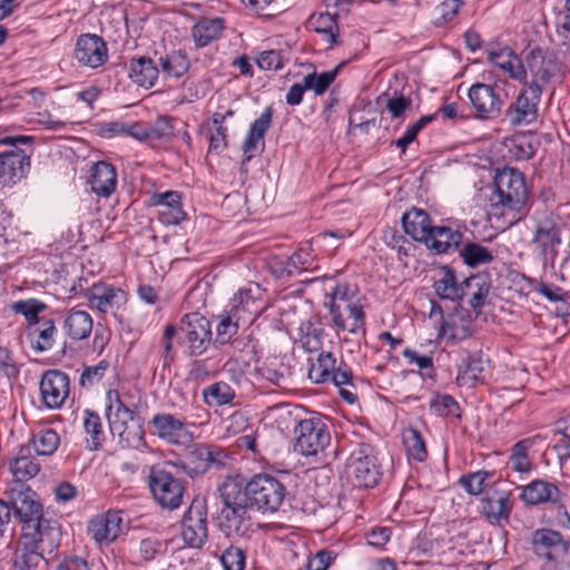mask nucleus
Here are the masks:
<instances>
[{
	"label": "nucleus",
	"mask_w": 570,
	"mask_h": 570,
	"mask_svg": "<svg viewBox=\"0 0 570 570\" xmlns=\"http://www.w3.org/2000/svg\"><path fill=\"white\" fill-rule=\"evenodd\" d=\"M179 332L178 342L189 356L203 355L212 342V327L209 321L198 313L183 316L177 328L168 324L164 331V357L169 356L173 350V338Z\"/></svg>",
	"instance_id": "nucleus-1"
},
{
	"label": "nucleus",
	"mask_w": 570,
	"mask_h": 570,
	"mask_svg": "<svg viewBox=\"0 0 570 570\" xmlns=\"http://www.w3.org/2000/svg\"><path fill=\"white\" fill-rule=\"evenodd\" d=\"M106 401V417L112 436H117L124 448L144 446V430L137 413L125 404L117 390H108Z\"/></svg>",
	"instance_id": "nucleus-2"
},
{
	"label": "nucleus",
	"mask_w": 570,
	"mask_h": 570,
	"mask_svg": "<svg viewBox=\"0 0 570 570\" xmlns=\"http://www.w3.org/2000/svg\"><path fill=\"white\" fill-rule=\"evenodd\" d=\"M357 288L347 283L336 284L327 294L325 306L330 311L333 325L351 334H365V313L356 299Z\"/></svg>",
	"instance_id": "nucleus-3"
},
{
	"label": "nucleus",
	"mask_w": 570,
	"mask_h": 570,
	"mask_svg": "<svg viewBox=\"0 0 570 570\" xmlns=\"http://www.w3.org/2000/svg\"><path fill=\"white\" fill-rule=\"evenodd\" d=\"M531 546L534 556L541 561L542 570H567L570 568V539L552 529H538L533 532Z\"/></svg>",
	"instance_id": "nucleus-4"
},
{
	"label": "nucleus",
	"mask_w": 570,
	"mask_h": 570,
	"mask_svg": "<svg viewBox=\"0 0 570 570\" xmlns=\"http://www.w3.org/2000/svg\"><path fill=\"white\" fill-rule=\"evenodd\" d=\"M247 495L250 509L262 513L279 510L286 498L285 485L269 474H256L247 482Z\"/></svg>",
	"instance_id": "nucleus-5"
},
{
	"label": "nucleus",
	"mask_w": 570,
	"mask_h": 570,
	"mask_svg": "<svg viewBox=\"0 0 570 570\" xmlns=\"http://www.w3.org/2000/svg\"><path fill=\"white\" fill-rule=\"evenodd\" d=\"M495 204L504 208L521 213L528 202L529 190L524 175L514 168H504L494 178Z\"/></svg>",
	"instance_id": "nucleus-6"
},
{
	"label": "nucleus",
	"mask_w": 570,
	"mask_h": 570,
	"mask_svg": "<svg viewBox=\"0 0 570 570\" xmlns=\"http://www.w3.org/2000/svg\"><path fill=\"white\" fill-rule=\"evenodd\" d=\"M169 465L175 466L170 462H165L164 465H153L148 475V484L154 499L163 508L174 510L183 503L185 487L181 480L167 469Z\"/></svg>",
	"instance_id": "nucleus-7"
},
{
	"label": "nucleus",
	"mask_w": 570,
	"mask_h": 570,
	"mask_svg": "<svg viewBox=\"0 0 570 570\" xmlns=\"http://www.w3.org/2000/svg\"><path fill=\"white\" fill-rule=\"evenodd\" d=\"M294 451L304 456H315L331 442L327 424L318 416L299 420L294 428Z\"/></svg>",
	"instance_id": "nucleus-8"
},
{
	"label": "nucleus",
	"mask_w": 570,
	"mask_h": 570,
	"mask_svg": "<svg viewBox=\"0 0 570 570\" xmlns=\"http://www.w3.org/2000/svg\"><path fill=\"white\" fill-rule=\"evenodd\" d=\"M9 507L22 525V530L46 518L37 493L26 483L13 482L6 491Z\"/></svg>",
	"instance_id": "nucleus-9"
},
{
	"label": "nucleus",
	"mask_w": 570,
	"mask_h": 570,
	"mask_svg": "<svg viewBox=\"0 0 570 570\" xmlns=\"http://www.w3.org/2000/svg\"><path fill=\"white\" fill-rule=\"evenodd\" d=\"M348 469L354 485L358 488H374L382 478L381 464L375 450L367 443L358 444L352 452Z\"/></svg>",
	"instance_id": "nucleus-10"
},
{
	"label": "nucleus",
	"mask_w": 570,
	"mask_h": 570,
	"mask_svg": "<svg viewBox=\"0 0 570 570\" xmlns=\"http://www.w3.org/2000/svg\"><path fill=\"white\" fill-rule=\"evenodd\" d=\"M525 70L530 73V80L523 79L524 86L532 83L540 87L541 92L544 87L551 83L561 71V62L553 51L534 48L525 56Z\"/></svg>",
	"instance_id": "nucleus-11"
},
{
	"label": "nucleus",
	"mask_w": 570,
	"mask_h": 570,
	"mask_svg": "<svg viewBox=\"0 0 570 570\" xmlns=\"http://www.w3.org/2000/svg\"><path fill=\"white\" fill-rule=\"evenodd\" d=\"M22 531L21 539L49 559L60 546V524L53 518L46 517Z\"/></svg>",
	"instance_id": "nucleus-12"
},
{
	"label": "nucleus",
	"mask_w": 570,
	"mask_h": 570,
	"mask_svg": "<svg viewBox=\"0 0 570 570\" xmlns=\"http://www.w3.org/2000/svg\"><path fill=\"white\" fill-rule=\"evenodd\" d=\"M208 537L207 507L204 499H195L181 520V538L190 548H202Z\"/></svg>",
	"instance_id": "nucleus-13"
},
{
	"label": "nucleus",
	"mask_w": 570,
	"mask_h": 570,
	"mask_svg": "<svg viewBox=\"0 0 570 570\" xmlns=\"http://www.w3.org/2000/svg\"><path fill=\"white\" fill-rule=\"evenodd\" d=\"M468 98L478 119H494L501 114L503 100L495 85L475 82L470 87Z\"/></svg>",
	"instance_id": "nucleus-14"
},
{
	"label": "nucleus",
	"mask_w": 570,
	"mask_h": 570,
	"mask_svg": "<svg viewBox=\"0 0 570 570\" xmlns=\"http://www.w3.org/2000/svg\"><path fill=\"white\" fill-rule=\"evenodd\" d=\"M539 86H524L515 100L508 107L505 116L513 126H527L533 124L538 118V106L541 100Z\"/></svg>",
	"instance_id": "nucleus-15"
},
{
	"label": "nucleus",
	"mask_w": 570,
	"mask_h": 570,
	"mask_svg": "<svg viewBox=\"0 0 570 570\" xmlns=\"http://www.w3.org/2000/svg\"><path fill=\"white\" fill-rule=\"evenodd\" d=\"M39 389L47 409H61L70 394L69 376L60 370H48L41 376Z\"/></svg>",
	"instance_id": "nucleus-16"
},
{
	"label": "nucleus",
	"mask_w": 570,
	"mask_h": 570,
	"mask_svg": "<svg viewBox=\"0 0 570 570\" xmlns=\"http://www.w3.org/2000/svg\"><path fill=\"white\" fill-rule=\"evenodd\" d=\"M130 137L146 142L153 148H158L169 142L175 137L173 119L167 116H159L154 124H131Z\"/></svg>",
	"instance_id": "nucleus-17"
},
{
	"label": "nucleus",
	"mask_w": 570,
	"mask_h": 570,
	"mask_svg": "<svg viewBox=\"0 0 570 570\" xmlns=\"http://www.w3.org/2000/svg\"><path fill=\"white\" fill-rule=\"evenodd\" d=\"M480 513L491 524L508 522L511 513V493L489 487L480 500Z\"/></svg>",
	"instance_id": "nucleus-18"
},
{
	"label": "nucleus",
	"mask_w": 570,
	"mask_h": 570,
	"mask_svg": "<svg viewBox=\"0 0 570 570\" xmlns=\"http://www.w3.org/2000/svg\"><path fill=\"white\" fill-rule=\"evenodd\" d=\"M32 151L11 149L0 154V181L3 185L16 184L30 168Z\"/></svg>",
	"instance_id": "nucleus-19"
},
{
	"label": "nucleus",
	"mask_w": 570,
	"mask_h": 570,
	"mask_svg": "<svg viewBox=\"0 0 570 570\" xmlns=\"http://www.w3.org/2000/svg\"><path fill=\"white\" fill-rule=\"evenodd\" d=\"M75 58L83 66L98 68L108 58L106 42L97 35H81L76 42Z\"/></svg>",
	"instance_id": "nucleus-20"
},
{
	"label": "nucleus",
	"mask_w": 570,
	"mask_h": 570,
	"mask_svg": "<svg viewBox=\"0 0 570 570\" xmlns=\"http://www.w3.org/2000/svg\"><path fill=\"white\" fill-rule=\"evenodd\" d=\"M83 296L91 308L104 314L126 302V293L122 289L105 283H95L86 289Z\"/></svg>",
	"instance_id": "nucleus-21"
},
{
	"label": "nucleus",
	"mask_w": 570,
	"mask_h": 570,
	"mask_svg": "<svg viewBox=\"0 0 570 570\" xmlns=\"http://www.w3.org/2000/svg\"><path fill=\"white\" fill-rule=\"evenodd\" d=\"M157 436L170 444H184L190 439L187 423L169 413L155 414L150 421Z\"/></svg>",
	"instance_id": "nucleus-22"
},
{
	"label": "nucleus",
	"mask_w": 570,
	"mask_h": 570,
	"mask_svg": "<svg viewBox=\"0 0 570 570\" xmlns=\"http://www.w3.org/2000/svg\"><path fill=\"white\" fill-rule=\"evenodd\" d=\"M122 532L120 511H108L104 515L92 518L88 523V533L99 544H109Z\"/></svg>",
	"instance_id": "nucleus-23"
},
{
	"label": "nucleus",
	"mask_w": 570,
	"mask_h": 570,
	"mask_svg": "<svg viewBox=\"0 0 570 570\" xmlns=\"http://www.w3.org/2000/svg\"><path fill=\"white\" fill-rule=\"evenodd\" d=\"M273 108L268 106L261 116L254 120L242 144V150L246 155V161H249L256 151H263L265 147V134L272 125Z\"/></svg>",
	"instance_id": "nucleus-24"
},
{
	"label": "nucleus",
	"mask_w": 570,
	"mask_h": 570,
	"mask_svg": "<svg viewBox=\"0 0 570 570\" xmlns=\"http://www.w3.org/2000/svg\"><path fill=\"white\" fill-rule=\"evenodd\" d=\"M491 282L485 275L478 274L462 279V299L469 298L468 304L476 316L488 303Z\"/></svg>",
	"instance_id": "nucleus-25"
},
{
	"label": "nucleus",
	"mask_w": 570,
	"mask_h": 570,
	"mask_svg": "<svg viewBox=\"0 0 570 570\" xmlns=\"http://www.w3.org/2000/svg\"><path fill=\"white\" fill-rule=\"evenodd\" d=\"M562 492L556 483L537 479L522 488L521 500L529 505L558 503Z\"/></svg>",
	"instance_id": "nucleus-26"
},
{
	"label": "nucleus",
	"mask_w": 570,
	"mask_h": 570,
	"mask_svg": "<svg viewBox=\"0 0 570 570\" xmlns=\"http://www.w3.org/2000/svg\"><path fill=\"white\" fill-rule=\"evenodd\" d=\"M91 191L99 197H110L117 187V171L108 161H97L91 169L89 179Z\"/></svg>",
	"instance_id": "nucleus-27"
},
{
	"label": "nucleus",
	"mask_w": 570,
	"mask_h": 570,
	"mask_svg": "<svg viewBox=\"0 0 570 570\" xmlns=\"http://www.w3.org/2000/svg\"><path fill=\"white\" fill-rule=\"evenodd\" d=\"M463 235L460 230L449 226H434L431 235L424 240L425 246L434 254H445L452 249L459 248L462 243Z\"/></svg>",
	"instance_id": "nucleus-28"
},
{
	"label": "nucleus",
	"mask_w": 570,
	"mask_h": 570,
	"mask_svg": "<svg viewBox=\"0 0 570 570\" xmlns=\"http://www.w3.org/2000/svg\"><path fill=\"white\" fill-rule=\"evenodd\" d=\"M404 232L415 242L424 243L431 235L433 224L429 214L416 207L405 212L401 218Z\"/></svg>",
	"instance_id": "nucleus-29"
},
{
	"label": "nucleus",
	"mask_w": 570,
	"mask_h": 570,
	"mask_svg": "<svg viewBox=\"0 0 570 570\" xmlns=\"http://www.w3.org/2000/svg\"><path fill=\"white\" fill-rule=\"evenodd\" d=\"M489 361L480 352L468 355L459 368L456 382L461 386L473 387L484 382Z\"/></svg>",
	"instance_id": "nucleus-30"
},
{
	"label": "nucleus",
	"mask_w": 570,
	"mask_h": 570,
	"mask_svg": "<svg viewBox=\"0 0 570 570\" xmlns=\"http://www.w3.org/2000/svg\"><path fill=\"white\" fill-rule=\"evenodd\" d=\"M441 276L434 281L432 287L440 299L458 303L462 301V281H459L455 271L443 265Z\"/></svg>",
	"instance_id": "nucleus-31"
},
{
	"label": "nucleus",
	"mask_w": 570,
	"mask_h": 570,
	"mask_svg": "<svg viewBox=\"0 0 570 570\" xmlns=\"http://www.w3.org/2000/svg\"><path fill=\"white\" fill-rule=\"evenodd\" d=\"M128 76L139 87L151 88L159 77V69L149 57H134L129 63Z\"/></svg>",
	"instance_id": "nucleus-32"
},
{
	"label": "nucleus",
	"mask_w": 570,
	"mask_h": 570,
	"mask_svg": "<svg viewBox=\"0 0 570 570\" xmlns=\"http://www.w3.org/2000/svg\"><path fill=\"white\" fill-rule=\"evenodd\" d=\"M488 61L507 72L512 79L523 80L527 70L519 57L509 48L492 50L488 52Z\"/></svg>",
	"instance_id": "nucleus-33"
},
{
	"label": "nucleus",
	"mask_w": 570,
	"mask_h": 570,
	"mask_svg": "<svg viewBox=\"0 0 570 570\" xmlns=\"http://www.w3.org/2000/svg\"><path fill=\"white\" fill-rule=\"evenodd\" d=\"M533 244L546 256L551 258L557 255V246L561 243L560 228L551 219H543L537 225Z\"/></svg>",
	"instance_id": "nucleus-34"
},
{
	"label": "nucleus",
	"mask_w": 570,
	"mask_h": 570,
	"mask_svg": "<svg viewBox=\"0 0 570 570\" xmlns=\"http://www.w3.org/2000/svg\"><path fill=\"white\" fill-rule=\"evenodd\" d=\"M224 29L225 20L223 18H202L191 30L196 47L203 48L219 39Z\"/></svg>",
	"instance_id": "nucleus-35"
},
{
	"label": "nucleus",
	"mask_w": 570,
	"mask_h": 570,
	"mask_svg": "<svg viewBox=\"0 0 570 570\" xmlns=\"http://www.w3.org/2000/svg\"><path fill=\"white\" fill-rule=\"evenodd\" d=\"M223 509L250 508L247 495V484L243 485L237 479L227 478L218 488Z\"/></svg>",
	"instance_id": "nucleus-36"
},
{
	"label": "nucleus",
	"mask_w": 570,
	"mask_h": 570,
	"mask_svg": "<svg viewBox=\"0 0 570 570\" xmlns=\"http://www.w3.org/2000/svg\"><path fill=\"white\" fill-rule=\"evenodd\" d=\"M308 23L311 28L323 36L330 48L340 43V27L337 23V14L328 12L314 13L309 17Z\"/></svg>",
	"instance_id": "nucleus-37"
},
{
	"label": "nucleus",
	"mask_w": 570,
	"mask_h": 570,
	"mask_svg": "<svg viewBox=\"0 0 570 570\" xmlns=\"http://www.w3.org/2000/svg\"><path fill=\"white\" fill-rule=\"evenodd\" d=\"M92 318L85 311L71 309L63 321L65 333L75 341L87 338L92 331Z\"/></svg>",
	"instance_id": "nucleus-38"
},
{
	"label": "nucleus",
	"mask_w": 570,
	"mask_h": 570,
	"mask_svg": "<svg viewBox=\"0 0 570 570\" xmlns=\"http://www.w3.org/2000/svg\"><path fill=\"white\" fill-rule=\"evenodd\" d=\"M312 252L311 245L301 246L285 262L281 263V276L293 277L296 274L312 269L314 264Z\"/></svg>",
	"instance_id": "nucleus-39"
},
{
	"label": "nucleus",
	"mask_w": 570,
	"mask_h": 570,
	"mask_svg": "<svg viewBox=\"0 0 570 570\" xmlns=\"http://www.w3.org/2000/svg\"><path fill=\"white\" fill-rule=\"evenodd\" d=\"M258 292V285L239 288L230 299V311L237 315H244L248 322H252L253 315H256V309L254 308L256 304L255 293Z\"/></svg>",
	"instance_id": "nucleus-40"
},
{
	"label": "nucleus",
	"mask_w": 570,
	"mask_h": 570,
	"mask_svg": "<svg viewBox=\"0 0 570 570\" xmlns=\"http://www.w3.org/2000/svg\"><path fill=\"white\" fill-rule=\"evenodd\" d=\"M249 508L222 509L224 527L228 534L245 535L252 528Z\"/></svg>",
	"instance_id": "nucleus-41"
},
{
	"label": "nucleus",
	"mask_w": 570,
	"mask_h": 570,
	"mask_svg": "<svg viewBox=\"0 0 570 570\" xmlns=\"http://www.w3.org/2000/svg\"><path fill=\"white\" fill-rule=\"evenodd\" d=\"M538 145L539 142L533 136L527 135H514L505 142L510 157L518 161L531 159Z\"/></svg>",
	"instance_id": "nucleus-42"
},
{
	"label": "nucleus",
	"mask_w": 570,
	"mask_h": 570,
	"mask_svg": "<svg viewBox=\"0 0 570 570\" xmlns=\"http://www.w3.org/2000/svg\"><path fill=\"white\" fill-rule=\"evenodd\" d=\"M23 452L24 451L21 450L19 455L10 462V470L16 479L13 482L24 483L35 478L40 471V464L37 459Z\"/></svg>",
	"instance_id": "nucleus-43"
},
{
	"label": "nucleus",
	"mask_w": 570,
	"mask_h": 570,
	"mask_svg": "<svg viewBox=\"0 0 570 570\" xmlns=\"http://www.w3.org/2000/svg\"><path fill=\"white\" fill-rule=\"evenodd\" d=\"M42 561L47 563L49 558L40 554V551L29 547L27 542L20 539V543L14 552L13 570H31L37 568Z\"/></svg>",
	"instance_id": "nucleus-44"
},
{
	"label": "nucleus",
	"mask_w": 570,
	"mask_h": 570,
	"mask_svg": "<svg viewBox=\"0 0 570 570\" xmlns=\"http://www.w3.org/2000/svg\"><path fill=\"white\" fill-rule=\"evenodd\" d=\"M202 396L209 406L230 404L236 396L235 390L226 382H215L203 389Z\"/></svg>",
	"instance_id": "nucleus-45"
},
{
	"label": "nucleus",
	"mask_w": 570,
	"mask_h": 570,
	"mask_svg": "<svg viewBox=\"0 0 570 570\" xmlns=\"http://www.w3.org/2000/svg\"><path fill=\"white\" fill-rule=\"evenodd\" d=\"M161 72L166 78H179L189 69V60L181 51H173L159 58Z\"/></svg>",
	"instance_id": "nucleus-46"
},
{
	"label": "nucleus",
	"mask_w": 570,
	"mask_h": 570,
	"mask_svg": "<svg viewBox=\"0 0 570 570\" xmlns=\"http://www.w3.org/2000/svg\"><path fill=\"white\" fill-rule=\"evenodd\" d=\"M207 455V444H195L189 450L181 466L189 475L203 474L208 471L207 460L209 456Z\"/></svg>",
	"instance_id": "nucleus-47"
},
{
	"label": "nucleus",
	"mask_w": 570,
	"mask_h": 570,
	"mask_svg": "<svg viewBox=\"0 0 570 570\" xmlns=\"http://www.w3.org/2000/svg\"><path fill=\"white\" fill-rule=\"evenodd\" d=\"M466 320L458 323V315H450L448 320H443L440 326V334L449 336L454 341H461L472 335L471 316L465 312Z\"/></svg>",
	"instance_id": "nucleus-48"
},
{
	"label": "nucleus",
	"mask_w": 570,
	"mask_h": 570,
	"mask_svg": "<svg viewBox=\"0 0 570 570\" xmlns=\"http://www.w3.org/2000/svg\"><path fill=\"white\" fill-rule=\"evenodd\" d=\"M32 444L38 455L49 456L57 451L60 436L53 429L43 428L33 433Z\"/></svg>",
	"instance_id": "nucleus-49"
},
{
	"label": "nucleus",
	"mask_w": 570,
	"mask_h": 570,
	"mask_svg": "<svg viewBox=\"0 0 570 570\" xmlns=\"http://www.w3.org/2000/svg\"><path fill=\"white\" fill-rule=\"evenodd\" d=\"M336 360L332 353L322 352L308 370V377L316 384L330 382V377L335 370Z\"/></svg>",
	"instance_id": "nucleus-50"
},
{
	"label": "nucleus",
	"mask_w": 570,
	"mask_h": 570,
	"mask_svg": "<svg viewBox=\"0 0 570 570\" xmlns=\"http://www.w3.org/2000/svg\"><path fill=\"white\" fill-rule=\"evenodd\" d=\"M30 335H36L37 341L32 342V348L37 352H45L52 347L56 326L52 320L41 317V321L33 325Z\"/></svg>",
	"instance_id": "nucleus-51"
},
{
	"label": "nucleus",
	"mask_w": 570,
	"mask_h": 570,
	"mask_svg": "<svg viewBox=\"0 0 570 570\" xmlns=\"http://www.w3.org/2000/svg\"><path fill=\"white\" fill-rule=\"evenodd\" d=\"M352 380L353 373L344 362H341L338 366L335 365V370H333V374L330 377V382L340 389L341 397L348 404H354L357 401L356 394L343 387V385L353 386Z\"/></svg>",
	"instance_id": "nucleus-52"
},
{
	"label": "nucleus",
	"mask_w": 570,
	"mask_h": 570,
	"mask_svg": "<svg viewBox=\"0 0 570 570\" xmlns=\"http://www.w3.org/2000/svg\"><path fill=\"white\" fill-rule=\"evenodd\" d=\"M534 438H528L518 441L510 455V463L514 471L520 473H528L531 470V461L528 458V451L534 444Z\"/></svg>",
	"instance_id": "nucleus-53"
},
{
	"label": "nucleus",
	"mask_w": 570,
	"mask_h": 570,
	"mask_svg": "<svg viewBox=\"0 0 570 570\" xmlns=\"http://www.w3.org/2000/svg\"><path fill=\"white\" fill-rule=\"evenodd\" d=\"M83 429L90 436V450H98L105 441V433L99 414L91 410L83 411Z\"/></svg>",
	"instance_id": "nucleus-54"
},
{
	"label": "nucleus",
	"mask_w": 570,
	"mask_h": 570,
	"mask_svg": "<svg viewBox=\"0 0 570 570\" xmlns=\"http://www.w3.org/2000/svg\"><path fill=\"white\" fill-rule=\"evenodd\" d=\"M344 62H341L337 65L334 69L317 73L316 71H313L304 77L306 87L308 90H313L316 96H321L325 94V91L330 88V86L334 82L336 79L340 69Z\"/></svg>",
	"instance_id": "nucleus-55"
},
{
	"label": "nucleus",
	"mask_w": 570,
	"mask_h": 570,
	"mask_svg": "<svg viewBox=\"0 0 570 570\" xmlns=\"http://www.w3.org/2000/svg\"><path fill=\"white\" fill-rule=\"evenodd\" d=\"M460 256L470 267H476L493 261L491 250L476 243L464 244L460 249Z\"/></svg>",
	"instance_id": "nucleus-56"
},
{
	"label": "nucleus",
	"mask_w": 570,
	"mask_h": 570,
	"mask_svg": "<svg viewBox=\"0 0 570 570\" xmlns=\"http://www.w3.org/2000/svg\"><path fill=\"white\" fill-rule=\"evenodd\" d=\"M246 323L247 317L237 315L233 311H228V315L222 318L216 327V340L224 345L230 342L232 337L238 332L239 323Z\"/></svg>",
	"instance_id": "nucleus-57"
},
{
	"label": "nucleus",
	"mask_w": 570,
	"mask_h": 570,
	"mask_svg": "<svg viewBox=\"0 0 570 570\" xmlns=\"http://www.w3.org/2000/svg\"><path fill=\"white\" fill-rule=\"evenodd\" d=\"M403 443L409 456L417 462H423L428 456L425 442L416 429H406L403 432Z\"/></svg>",
	"instance_id": "nucleus-58"
},
{
	"label": "nucleus",
	"mask_w": 570,
	"mask_h": 570,
	"mask_svg": "<svg viewBox=\"0 0 570 570\" xmlns=\"http://www.w3.org/2000/svg\"><path fill=\"white\" fill-rule=\"evenodd\" d=\"M493 476V472L480 470L476 472L468 473L459 479V484L470 494L480 495L489 489L485 481Z\"/></svg>",
	"instance_id": "nucleus-59"
},
{
	"label": "nucleus",
	"mask_w": 570,
	"mask_h": 570,
	"mask_svg": "<svg viewBox=\"0 0 570 570\" xmlns=\"http://www.w3.org/2000/svg\"><path fill=\"white\" fill-rule=\"evenodd\" d=\"M210 122L214 127V131L209 135V150L222 151L227 147V126L224 122V117L220 116V111L213 114Z\"/></svg>",
	"instance_id": "nucleus-60"
},
{
	"label": "nucleus",
	"mask_w": 570,
	"mask_h": 570,
	"mask_svg": "<svg viewBox=\"0 0 570 570\" xmlns=\"http://www.w3.org/2000/svg\"><path fill=\"white\" fill-rule=\"evenodd\" d=\"M46 304L36 298L19 301L12 304V311L24 316L30 325H37L41 321L39 313L46 309Z\"/></svg>",
	"instance_id": "nucleus-61"
},
{
	"label": "nucleus",
	"mask_w": 570,
	"mask_h": 570,
	"mask_svg": "<svg viewBox=\"0 0 570 570\" xmlns=\"http://www.w3.org/2000/svg\"><path fill=\"white\" fill-rule=\"evenodd\" d=\"M435 118L436 114L422 116L416 122L407 127L404 135L394 142L395 146L401 149L402 154H404L407 146L416 139L420 131L423 130Z\"/></svg>",
	"instance_id": "nucleus-62"
},
{
	"label": "nucleus",
	"mask_w": 570,
	"mask_h": 570,
	"mask_svg": "<svg viewBox=\"0 0 570 570\" xmlns=\"http://www.w3.org/2000/svg\"><path fill=\"white\" fill-rule=\"evenodd\" d=\"M109 365L107 360H101L94 366L85 365L79 379L80 386L89 389L99 383L104 379Z\"/></svg>",
	"instance_id": "nucleus-63"
},
{
	"label": "nucleus",
	"mask_w": 570,
	"mask_h": 570,
	"mask_svg": "<svg viewBox=\"0 0 570 570\" xmlns=\"http://www.w3.org/2000/svg\"><path fill=\"white\" fill-rule=\"evenodd\" d=\"M220 562L225 570H244L246 557L240 548L229 546L223 551Z\"/></svg>",
	"instance_id": "nucleus-64"
}]
</instances>
